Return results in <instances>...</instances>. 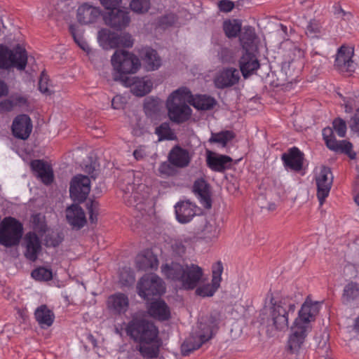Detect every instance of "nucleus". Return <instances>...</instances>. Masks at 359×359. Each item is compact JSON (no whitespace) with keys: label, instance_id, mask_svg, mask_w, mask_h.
<instances>
[{"label":"nucleus","instance_id":"nucleus-64","mask_svg":"<svg viewBox=\"0 0 359 359\" xmlns=\"http://www.w3.org/2000/svg\"><path fill=\"white\" fill-rule=\"evenodd\" d=\"M8 88L7 85L0 80V97L7 95Z\"/></svg>","mask_w":359,"mask_h":359},{"label":"nucleus","instance_id":"nucleus-21","mask_svg":"<svg viewBox=\"0 0 359 359\" xmlns=\"http://www.w3.org/2000/svg\"><path fill=\"white\" fill-rule=\"evenodd\" d=\"M30 167L34 175L43 184L48 185L53 182L54 174L50 164L43 160H34L31 161Z\"/></svg>","mask_w":359,"mask_h":359},{"label":"nucleus","instance_id":"nucleus-35","mask_svg":"<svg viewBox=\"0 0 359 359\" xmlns=\"http://www.w3.org/2000/svg\"><path fill=\"white\" fill-rule=\"evenodd\" d=\"M34 317L42 329L50 327L55 320V314L46 305H41L34 311Z\"/></svg>","mask_w":359,"mask_h":359},{"label":"nucleus","instance_id":"nucleus-16","mask_svg":"<svg viewBox=\"0 0 359 359\" xmlns=\"http://www.w3.org/2000/svg\"><path fill=\"white\" fill-rule=\"evenodd\" d=\"M104 23L117 30L126 27L130 21L129 12L127 8L111 11L103 15Z\"/></svg>","mask_w":359,"mask_h":359},{"label":"nucleus","instance_id":"nucleus-17","mask_svg":"<svg viewBox=\"0 0 359 359\" xmlns=\"http://www.w3.org/2000/svg\"><path fill=\"white\" fill-rule=\"evenodd\" d=\"M310 330L306 326L294 322L287 341V346L291 352L297 353L299 351Z\"/></svg>","mask_w":359,"mask_h":359},{"label":"nucleus","instance_id":"nucleus-12","mask_svg":"<svg viewBox=\"0 0 359 359\" xmlns=\"http://www.w3.org/2000/svg\"><path fill=\"white\" fill-rule=\"evenodd\" d=\"M90 191V180L83 175L74 176L70 182L69 194L74 201H84Z\"/></svg>","mask_w":359,"mask_h":359},{"label":"nucleus","instance_id":"nucleus-24","mask_svg":"<svg viewBox=\"0 0 359 359\" xmlns=\"http://www.w3.org/2000/svg\"><path fill=\"white\" fill-rule=\"evenodd\" d=\"M353 49L350 47L341 46L337 54L335 66L341 72H352L354 70V64L352 60Z\"/></svg>","mask_w":359,"mask_h":359},{"label":"nucleus","instance_id":"nucleus-41","mask_svg":"<svg viewBox=\"0 0 359 359\" xmlns=\"http://www.w3.org/2000/svg\"><path fill=\"white\" fill-rule=\"evenodd\" d=\"M359 296V287L355 283H348L344 289L342 294V302L344 304H348Z\"/></svg>","mask_w":359,"mask_h":359},{"label":"nucleus","instance_id":"nucleus-25","mask_svg":"<svg viewBox=\"0 0 359 359\" xmlns=\"http://www.w3.org/2000/svg\"><path fill=\"white\" fill-rule=\"evenodd\" d=\"M107 306L108 309L113 313H125L129 307V299L126 294L117 292L108 297Z\"/></svg>","mask_w":359,"mask_h":359},{"label":"nucleus","instance_id":"nucleus-55","mask_svg":"<svg viewBox=\"0 0 359 359\" xmlns=\"http://www.w3.org/2000/svg\"><path fill=\"white\" fill-rule=\"evenodd\" d=\"M148 154V147L146 146H140L133 151V156L137 161L144 159Z\"/></svg>","mask_w":359,"mask_h":359},{"label":"nucleus","instance_id":"nucleus-54","mask_svg":"<svg viewBox=\"0 0 359 359\" xmlns=\"http://www.w3.org/2000/svg\"><path fill=\"white\" fill-rule=\"evenodd\" d=\"M176 20V17L173 14L166 15L159 19L158 25L160 29H165L172 25Z\"/></svg>","mask_w":359,"mask_h":359},{"label":"nucleus","instance_id":"nucleus-13","mask_svg":"<svg viewBox=\"0 0 359 359\" xmlns=\"http://www.w3.org/2000/svg\"><path fill=\"white\" fill-rule=\"evenodd\" d=\"M103 12L99 6L90 3H83L77 8L76 19L81 25H93L103 18Z\"/></svg>","mask_w":359,"mask_h":359},{"label":"nucleus","instance_id":"nucleus-1","mask_svg":"<svg viewBox=\"0 0 359 359\" xmlns=\"http://www.w3.org/2000/svg\"><path fill=\"white\" fill-rule=\"evenodd\" d=\"M162 275L180 290H193L201 297H212L220 287L223 265L221 262L212 266L210 283L200 284L203 281V269L195 264H181L172 261L161 266Z\"/></svg>","mask_w":359,"mask_h":359},{"label":"nucleus","instance_id":"nucleus-39","mask_svg":"<svg viewBox=\"0 0 359 359\" xmlns=\"http://www.w3.org/2000/svg\"><path fill=\"white\" fill-rule=\"evenodd\" d=\"M146 68L149 71L157 69L161 66V59L158 56L157 53L152 48H145L144 49L143 58Z\"/></svg>","mask_w":359,"mask_h":359},{"label":"nucleus","instance_id":"nucleus-44","mask_svg":"<svg viewBox=\"0 0 359 359\" xmlns=\"http://www.w3.org/2000/svg\"><path fill=\"white\" fill-rule=\"evenodd\" d=\"M233 137L234 135L231 131L225 130L217 133H212L209 141L217 143L221 147H225L227 143Z\"/></svg>","mask_w":359,"mask_h":359},{"label":"nucleus","instance_id":"nucleus-42","mask_svg":"<svg viewBox=\"0 0 359 359\" xmlns=\"http://www.w3.org/2000/svg\"><path fill=\"white\" fill-rule=\"evenodd\" d=\"M69 29L76 43L88 55H90L92 52L91 48L86 39L83 38V33L79 31L73 25L70 26Z\"/></svg>","mask_w":359,"mask_h":359},{"label":"nucleus","instance_id":"nucleus-28","mask_svg":"<svg viewBox=\"0 0 359 359\" xmlns=\"http://www.w3.org/2000/svg\"><path fill=\"white\" fill-rule=\"evenodd\" d=\"M25 256L30 261L36 260L41 250V241L35 233L29 232L25 235Z\"/></svg>","mask_w":359,"mask_h":359},{"label":"nucleus","instance_id":"nucleus-56","mask_svg":"<svg viewBox=\"0 0 359 359\" xmlns=\"http://www.w3.org/2000/svg\"><path fill=\"white\" fill-rule=\"evenodd\" d=\"M100 4L107 10H116L118 8L121 0H100Z\"/></svg>","mask_w":359,"mask_h":359},{"label":"nucleus","instance_id":"nucleus-49","mask_svg":"<svg viewBox=\"0 0 359 359\" xmlns=\"http://www.w3.org/2000/svg\"><path fill=\"white\" fill-rule=\"evenodd\" d=\"M204 238L208 241H212L217 238L219 229L215 224L208 223L203 229Z\"/></svg>","mask_w":359,"mask_h":359},{"label":"nucleus","instance_id":"nucleus-61","mask_svg":"<svg viewBox=\"0 0 359 359\" xmlns=\"http://www.w3.org/2000/svg\"><path fill=\"white\" fill-rule=\"evenodd\" d=\"M13 100H5L0 102V112L11 111L14 107Z\"/></svg>","mask_w":359,"mask_h":359},{"label":"nucleus","instance_id":"nucleus-7","mask_svg":"<svg viewBox=\"0 0 359 359\" xmlns=\"http://www.w3.org/2000/svg\"><path fill=\"white\" fill-rule=\"evenodd\" d=\"M22 233V224L12 217H6L0 224V244L7 248L17 245Z\"/></svg>","mask_w":359,"mask_h":359},{"label":"nucleus","instance_id":"nucleus-52","mask_svg":"<svg viewBox=\"0 0 359 359\" xmlns=\"http://www.w3.org/2000/svg\"><path fill=\"white\" fill-rule=\"evenodd\" d=\"M333 128L335 133L341 137H344L346 133V122L340 118H336L332 123Z\"/></svg>","mask_w":359,"mask_h":359},{"label":"nucleus","instance_id":"nucleus-47","mask_svg":"<svg viewBox=\"0 0 359 359\" xmlns=\"http://www.w3.org/2000/svg\"><path fill=\"white\" fill-rule=\"evenodd\" d=\"M306 35L310 38H318L323 34V29L320 22L316 20L309 22L306 29Z\"/></svg>","mask_w":359,"mask_h":359},{"label":"nucleus","instance_id":"nucleus-14","mask_svg":"<svg viewBox=\"0 0 359 359\" xmlns=\"http://www.w3.org/2000/svg\"><path fill=\"white\" fill-rule=\"evenodd\" d=\"M323 139L327 147L337 153H344L351 159H354L356 154L352 151V144L346 140L337 141L333 135V130L331 128H325L323 130Z\"/></svg>","mask_w":359,"mask_h":359},{"label":"nucleus","instance_id":"nucleus-43","mask_svg":"<svg viewBox=\"0 0 359 359\" xmlns=\"http://www.w3.org/2000/svg\"><path fill=\"white\" fill-rule=\"evenodd\" d=\"M156 134L158 137V140H173L176 139L175 133L172 130L169 123H163L156 128Z\"/></svg>","mask_w":359,"mask_h":359},{"label":"nucleus","instance_id":"nucleus-2","mask_svg":"<svg viewBox=\"0 0 359 359\" xmlns=\"http://www.w3.org/2000/svg\"><path fill=\"white\" fill-rule=\"evenodd\" d=\"M126 330L130 338L140 343L139 351L144 358H154L158 355L161 341L158 338V330L154 323L133 319Z\"/></svg>","mask_w":359,"mask_h":359},{"label":"nucleus","instance_id":"nucleus-27","mask_svg":"<svg viewBox=\"0 0 359 359\" xmlns=\"http://www.w3.org/2000/svg\"><path fill=\"white\" fill-rule=\"evenodd\" d=\"M254 52H245L239 60V67L244 78L253 74L259 68V62Z\"/></svg>","mask_w":359,"mask_h":359},{"label":"nucleus","instance_id":"nucleus-57","mask_svg":"<svg viewBox=\"0 0 359 359\" xmlns=\"http://www.w3.org/2000/svg\"><path fill=\"white\" fill-rule=\"evenodd\" d=\"M169 162H163L161 163L158 168V172L161 175H171L173 172V168Z\"/></svg>","mask_w":359,"mask_h":359},{"label":"nucleus","instance_id":"nucleus-50","mask_svg":"<svg viewBox=\"0 0 359 359\" xmlns=\"http://www.w3.org/2000/svg\"><path fill=\"white\" fill-rule=\"evenodd\" d=\"M86 208L89 214V219L91 223H95L97 221L99 213V203L95 200L89 199L86 203Z\"/></svg>","mask_w":359,"mask_h":359},{"label":"nucleus","instance_id":"nucleus-26","mask_svg":"<svg viewBox=\"0 0 359 359\" xmlns=\"http://www.w3.org/2000/svg\"><path fill=\"white\" fill-rule=\"evenodd\" d=\"M135 264L142 271L156 270L158 266V259L151 250H144L136 256Z\"/></svg>","mask_w":359,"mask_h":359},{"label":"nucleus","instance_id":"nucleus-33","mask_svg":"<svg viewBox=\"0 0 359 359\" xmlns=\"http://www.w3.org/2000/svg\"><path fill=\"white\" fill-rule=\"evenodd\" d=\"M193 190L201 204L205 208H210L212 201L209 186L207 182L203 179L197 180L194 184Z\"/></svg>","mask_w":359,"mask_h":359},{"label":"nucleus","instance_id":"nucleus-10","mask_svg":"<svg viewBox=\"0 0 359 359\" xmlns=\"http://www.w3.org/2000/svg\"><path fill=\"white\" fill-rule=\"evenodd\" d=\"M206 325L202 322L198 323V331H196L182 344V351H191L199 348L203 343L212 338L216 324Z\"/></svg>","mask_w":359,"mask_h":359},{"label":"nucleus","instance_id":"nucleus-18","mask_svg":"<svg viewBox=\"0 0 359 359\" xmlns=\"http://www.w3.org/2000/svg\"><path fill=\"white\" fill-rule=\"evenodd\" d=\"M32 122L29 116L20 114L13 121L12 132L13 135L20 140H27L32 131Z\"/></svg>","mask_w":359,"mask_h":359},{"label":"nucleus","instance_id":"nucleus-23","mask_svg":"<svg viewBox=\"0 0 359 359\" xmlns=\"http://www.w3.org/2000/svg\"><path fill=\"white\" fill-rule=\"evenodd\" d=\"M196 205L189 201L178 202L175 205L177 220L181 224L191 222L196 215Z\"/></svg>","mask_w":359,"mask_h":359},{"label":"nucleus","instance_id":"nucleus-6","mask_svg":"<svg viewBox=\"0 0 359 359\" xmlns=\"http://www.w3.org/2000/svg\"><path fill=\"white\" fill-rule=\"evenodd\" d=\"M28 60L27 53L20 45L15 46L12 50L0 45V68L8 69L15 67L18 70H24Z\"/></svg>","mask_w":359,"mask_h":359},{"label":"nucleus","instance_id":"nucleus-32","mask_svg":"<svg viewBox=\"0 0 359 359\" xmlns=\"http://www.w3.org/2000/svg\"><path fill=\"white\" fill-rule=\"evenodd\" d=\"M241 44L245 52H255L257 50V38L255 29L245 27L239 37Z\"/></svg>","mask_w":359,"mask_h":359},{"label":"nucleus","instance_id":"nucleus-31","mask_svg":"<svg viewBox=\"0 0 359 359\" xmlns=\"http://www.w3.org/2000/svg\"><path fill=\"white\" fill-rule=\"evenodd\" d=\"M231 158L226 155L217 154L208 151L206 162L208 166L213 171L223 172L231 163Z\"/></svg>","mask_w":359,"mask_h":359},{"label":"nucleus","instance_id":"nucleus-45","mask_svg":"<svg viewBox=\"0 0 359 359\" xmlns=\"http://www.w3.org/2000/svg\"><path fill=\"white\" fill-rule=\"evenodd\" d=\"M31 276L37 281L46 282L53 278V271L50 269L39 266L32 271Z\"/></svg>","mask_w":359,"mask_h":359},{"label":"nucleus","instance_id":"nucleus-48","mask_svg":"<svg viewBox=\"0 0 359 359\" xmlns=\"http://www.w3.org/2000/svg\"><path fill=\"white\" fill-rule=\"evenodd\" d=\"M135 273L130 268H124L120 272L119 283L122 286H128L135 281Z\"/></svg>","mask_w":359,"mask_h":359},{"label":"nucleus","instance_id":"nucleus-34","mask_svg":"<svg viewBox=\"0 0 359 359\" xmlns=\"http://www.w3.org/2000/svg\"><path fill=\"white\" fill-rule=\"evenodd\" d=\"M147 311L150 316L159 320H168L170 316L169 307L164 301L160 299L151 302L147 306Z\"/></svg>","mask_w":359,"mask_h":359},{"label":"nucleus","instance_id":"nucleus-40","mask_svg":"<svg viewBox=\"0 0 359 359\" xmlns=\"http://www.w3.org/2000/svg\"><path fill=\"white\" fill-rule=\"evenodd\" d=\"M242 24L238 20H228L223 23L225 34L229 38H235L241 32Z\"/></svg>","mask_w":359,"mask_h":359},{"label":"nucleus","instance_id":"nucleus-36","mask_svg":"<svg viewBox=\"0 0 359 359\" xmlns=\"http://www.w3.org/2000/svg\"><path fill=\"white\" fill-rule=\"evenodd\" d=\"M188 103L198 110H209L212 109L216 104L215 98L206 95H193L189 90Z\"/></svg>","mask_w":359,"mask_h":359},{"label":"nucleus","instance_id":"nucleus-5","mask_svg":"<svg viewBox=\"0 0 359 359\" xmlns=\"http://www.w3.org/2000/svg\"><path fill=\"white\" fill-rule=\"evenodd\" d=\"M271 306L269 309V320L272 325L277 330H285L288 327L289 318L295 311V305L292 303H287L285 300L273 302L271 299Z\"/></svg>","mask_w":359,"mask_h":359},{"label":"nucleus","instance_id":"nucleus-53","mask_svg":"<svg viewBox=\"0 0 359 359\" xmlns=\"http://www.w3.org/2000/svg\"><path fill=\"white\" fill-rule=\"evenodd\" d=\"M39 89L41 93L46 95H50L53 90L50 88L47 76L43 72L39 81Z\"/></svg>","mask_w":359,"mask_h":359},{"label":"nucleus","instance_id":"nucleus-4","mask_svg":"<svg viewBox=\"0 0 359 359\" xmlns=\"http://www.w3.org/2000/svg\"><path fill=\"white\" fill-rule=\"evenodd\" d=\"M113 67V79L121 83L126 79L127 74H135L141 66L137 56L133 53L116 50L111 57Z\"/></svg>","mask_w":359,"mask_h":359},{"label":"nucleus","instance_id":"nucleus-11","mask_svg":"<svg viewBox=\"0 0 359 359\" xmlns=\"http://www.w3.org/2000/svg\"><path fill=\"white\" fill-rule=\"evenodd\" d=\"M314 175L317 186V196L320 205H322L330 194L333 182V175L331 170L323 165L316 168Z\"/></svg>","mask_w":359,"mask_h":359},{"label":"nucleus","instance_id":"nucleus-22","mask_svg":"<svg viewBox=\"0 0 359 359\" xmlns=\"http://www.w3.org/2000/svg\"><path fill=\"white\" fill-rule=\"evenodd\" d=\"M240 79L239 71L236 68L224 69L218 73L214 80L218 88H225L236 84Z\"/></svg>","mask_w":359,"mask_h":359},{"label":"nucleus","instance_id":"nucleus-9","mask_svg":"<svg viewBox=\"0 0 359 359\" xmlns=\"http://www.w3.org/2000/svg\"><path fill=\"white\" fill-rule=\"evenodd\" d=\"M97 41L104 49L115 48L120 46L130 48L134 40L128 33L118 35L107 29H101L97 33Z\"/></svg>","mask_w":359,"mask_h":359},{"label":"nucleus","instance_id":"nucleus-3","mask_svg":"<svg viewBox=\"0 0 359 359\" xmlns=\"http://www.w3.org/2000/svg\"><path fill=\"white\" fill-rule=\"evenodd\" d=\"M189 97V89L186 87L177 89L168 96L166 107L171 121L180 123L189 119L192 113L191 109L187 104Z\"/></svg>","mask_w":359,"mask_h":359},{"label":"nucleus","instance_id":"nucleus-51","mask_svg":"<svg viewBox=\"0 0 359 359\" xmlns=\"http://www.w3.org/2000/svg\"><path fill=\"white\" fill-rule=\"evenodd\" d=\"M130 6L137 13H145L150 8V0H132Z\"/></svg>","mask_w":359,"mask_h":359},{"label":"nucleus","instance_id":"nucleus-37","mask_svg":"<svg viewBox=\"0 0 359 359\" xmlns=\"http://www.w3.org/2000/svg\"><path fill=\"white\" fill-rule=\"evenodd\" d=\"M197 238L194 234H184L172 246L173 251L178 256H182L188 249H193Z\"/></svg>","mask_w":359,"mask_h":359},{"label":"nucleus","instance_id":"nucleus-62","mask_svg":"<svg viewBox=\"0 0 359 359\" xmlns=\"http://www.w3.org/2000/svg\"><path fill=\"white\" fill-rule=\"evenodd\" d=\"M46 245L48 247H56L57 246L61 240L60 238H53L52 237L47 236L45 239Z\"/></svg>","mask_w":359,"mask_h":359},{"label":"nucleus","instance_id":"nucleus-63","mask_svg":"<svg viewBox=\"0 0 359 359\" xmlns=\"http://www.w3.org/2000/svg\"><path fill=\"white\" fill-rule=\"evenodd\" d=\"M13 101L15 106L18 105V106L22 107V106L27 105V99L25 97L20 96V95L13 97Z\"/></svg>","mask_w":359,"mask_h":359},{"label":"nucleus","instance_id":"nucleus-38","mask_svg":"<svg viewBox=\"0 0 359 359\" xmlns=\"http://www.w3.org/2000/svg\"><path fill=\"white\" fill-rule=\"evenodd\" d=\"M343 105L346 113H350L355 109V113L349 121V127L352 132L359 134V107L354 100H344Z\"/></svg>","mask_w":359,"mask_h":359},{"label":"nucleus","instance_id":"nucleus-19","mask_svg":"<svg viewBox=\"0 0 359 359\" xmlns=\"http://www.w3.org/2000/svg\"><path fill=\"white\" fill-rule=\"evenodd\" d=\"M318 311L319 304L317 302H313L311 300H306L302 304L294 323L311 329L310 323L315 319Z\"/></svg>","mask_w":359,"mask_h":359},{"label":"nucleus","instance_id":"nucleus-30","mask_svg":"<svg viewBox=\"0 0 359 359\" xmlns=\"http://www.w3.org/2000/svg\"><path fill=\"white\" fill-rule=\"evenodd\" d=\"M191 156L189 152L179 146L174 147L170 151L168 160L171 165L177 168H185L189 165Z\"/></svg>","mask_w":359,"mask_h":359},{"label":"nucleus","instance_id":"nucleus-58","mask_svg":"<svg viewBox=\"0 0 359 359\" xmlns=\"http://www.w3.org/2000/svg\"><path fill=\"white\" fill-rule=\"evenodd\" d=\"M126 99L121 95H116L111 100V106L115 109H119L124 107Z\"/></svg>","mask_w":359,"mask_h":359},{"label":"nucleus","instance_id":"nucleus-29","mask_svg":"<svg viewBox=\"0 0 359 359\" xmlns=\"http://www.w3.org/2000/svg\"><path fill=\"white\" fill-rule=\"evenodd\" d=\"M66 218L68 223L75 229H81L86 224L83 210L78 205H72L66 209Z\"/></svg>","mask_w":359,"mask_h":359},{"label":"nucleus","instance_id":"nucleus-8","mask_svg":"<svg viewBox=\"0 0 359 359\" xmlns=\"http://www.w3.org/2000/svg\"><path fill=\"white\" fill-rule=\"evenodd\" d=\"M137 291L140 297L149 299L152 296L161 295L165 292L164 281L154 273L145 274L137 284Z\"/></svg>","mask_w":359,"mask_h":359},{"label":"nucleus","instance_id":"nucleus-20","mask_svg":"<svg viewBox=\"0 0 359 359\" xmlns=\"http://www.w3.org/2000/svg\"><path fill=\"white\" fill-rule=\"evenodd\" d=\"M287 170L300 171L303 168L304 154L297 147H292L281 157Z\"/></svg>","mask_w":359,"mask_h":359},{"label":"nucleus","instance_id":"nucleus-46","mask_svg":"<svg viewBox=\"0 0 359 359\" xmlns=\"http://www.w3.org/2000/svg\"><path fill=\"white\" fill-rule=\"evenodd\" d=\"M161 104V100L158 97H149L146 98L144 103L145 114L148 116H151L159 110Z\"/></svg>","mask_w":359,"mask_h":359},{"label":"nucleus","instance_id":"nucleus-15","mask_svg":"<svg viewBox=\"0 0 359 359\" xmlns=\"http://www.w3.org/2000/svg\"><path fill=\"white\" fill-rule=\"evenodd\" d=\"M126 87H130L131 93L137 97H143L149 93L153 87L151 80L147 77H126L121 83Z\"/></svg>","mask_w":359,"mask_h":359},{"label":"nucleus","instance_id":"nucleus-60","mask_svg":"<svg viewBox=\"0 0 359 359\" xmlns=\"http://www.w3.org/2000/svg\"><path fill=\"white\" fill-rule=\"evenodd\" d=\"M126 177L127 178V182L126 183L128 184V187L124 189L123 187H121V189H123V190L125 191V192H130V191H133L134 189V187H135V184H130V181L133 179V178H135V173L133 172V171H128L126 173Z\"/></svg>","mask_w":359,"mask_h":359},{"label":"nucleus","instance_id":"nucleus-59","mask_svg":"<svg viewBox=\"0 0 359 359\" xmlns=\"http://www.w3.org/2000/svg\"><path fill=\"white\" fill-rule=\"evenodd\" d=\"M234 4L229 0H222L218 2L219 11L222 12H229L233 8Z\"/></svg>","mask_w":359,"mask_h":359}]
</instances>
